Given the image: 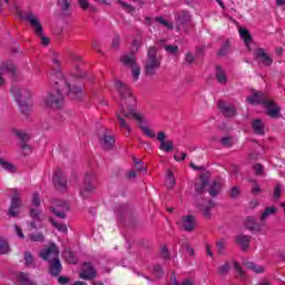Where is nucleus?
Masks as SVG:
<instances>
[{
  "mask_svg": "<svg viewBox=\"0 0 285 285\" xmlns=\"http://www.w3.org/2000/svg\"><path fill=\"white\" fill-rule=\"evenodd\" d=\"M277 213V208L275 207H266L263 214L261 215V222H264L267 217H271V215H275Z\"/></svg>",
  "mask_w": 285,
  "mask_h": 285,
  "instance_id": "obj_36",
  "label": "nucleus"
},
{
  "mask_svg": "<svg viewBox=\"0 0 285 285\" xmlns=\"http://www.w3.org/2000/svg\"><path fill=\"white\" fill-rule=\"evenodd\" d=\"M218 108L225 115V117H235L237 115V109L233 105H226L224 100L218 101Z\"/></svg>",
  "mask_w": 285,
  "mask_h": 285,
  "instance_id": "obj_20",
  "label": "nucleus"
},
{
  "mask_svg": "<svg viewBox=\"0 0 285 285\" xmlns=\"http://www.w3.org/2000/svg\"><path fill=\"white\" fill-rule=\"evenodd\" d=\"M239 32V37L240 39H243L245 46H250V43H253V35H250V31H248V29L246 28H239L238 29Z\"/></svg>",
  "mask_w": 285,
  "mask_h": 285,
  "instance_id": "obj_29",
  "label": "nucleus"
},
{
  "mask_svg": "<svg viewBox=\"0 0 285 285\" xmlns=\"http://www.w3.org/2000/svg\"><path fill=\"white\" fill-rule=\"evenodd\" d=\"M181 226L186 233H193L195 227L197 226V222L195 220V216L187 215L181 217Z\"/></svg>",
  "mask_w": 285,
  "mask_h": 285,
  "instance_id": "obj_17",
  "label": "nucleus"
},
{
  "mask_svg": "<svg viewBox=\"0 0 285 285\" xmlns=\"http://www.w3.org/2000/svg\"><path fill=\"white\" fill-rule=\"evenodd\" d=\"M161 255H163V258H164V259H168V257H169L168 247L164 246V247L161 248Z\"/></svg>",
  "mask_w": 285,
  "mask_h": 285,
  "instance_id": "obj_63",
  "label": "nucleus"
},
{
  "mask_svg": "<svg viewBox=\"0 0 285 285\" xmlns=\"http://www.w3.org/2000/svg\"><path fill=\"white\" fill-rule=\"evenodd\" d=\"M144 66H145V73L148 77L155 76L157 70L161 68V57L157 52V47L153 46L148 48L147 58L144 62Z\"/></svg>",
  "mask_w": 285,
  "mask_h": 285,
  "instance_id": "obj_4",
  "label": "nucleus"
},
{
  "mask_svg": "<svg viewBox=\"0 0 285 285\" xmlns=\"http://www.w3.org/2000/svg\"><path fill=\"white\" fill-rule=\"evenodd\" d=\"M199 210L203 212L205 219H210V208H213V200H204L203 204L197 202Z\"/></svg>",
  "mask_w": 285,
  "mask_h": 285,
  "instance_id": "obj_21",
  "label": "nucleus"
},
{
  "mask_svg": "<svg viewBox=\"0 0 285 285\" xmlns=\"http://www.w3.org/2000/svg\"><path fill=\"white\" fill-rule=\"evenodd\" d=\"M51 225L57 228L60 233H68V226L66 224L57 223L55 219H50Z\"/></svg>",
  "mask_w": 285,
  "mask_h": 285,
  "instance_id": "obj_40",
  "label": "nucleus"
},
{
  "mask_svg": "<svg viewBox=\"0 0 285 285\" xmlns=\"http://www.w3.org/2000/svg\"><path fill=\"white\" fill-rule=\"evenodd\" d=\"M153 274L155 275V277H163V275H164V269L161 268V265H156V266L154 267Z\"/></svg>",
  "mask_w": 285,
  "mask_h": 285,
  "instance_id": "obj_51",
  "label": "nucleus"
},
{
  "mask_svg": "<svg viewBox=\"0 0 285 285\" xmlns=\"http://www.w3.org/2000/svg\"><path fill=\"white\" fill-rule=\"evenodd\" d=\"M52 181L57 190H68V179L66 178V174H63L61 169L55 171Z\"/></svg>",
  "mask_w": 285,
  "mask_h": 285,
  "instance_id": "obj_12",
  "label": "nucleus"
},
{
  "mask_svg": "<svg viewBox=\"0 0 285 285\" xmlns=\"http://www.w3.org/2000/svg\"><path fill=\"white\" fill-rule=\"evenodd\" d=\"M65 258L67 259L68 264H77V256H75V252L72 250L65 252Z\"/></svg>",
  "mask_w": 285,
  "mask_h": 285,
  "instance_id": "obj_41",
  "label": "nucleus"
},
{
  "mask_svg": "<svg viewBox=\"0 0 285 285\" xmlns=\"http://www.w3.org/2000/svg\"><path fill=\"white\" fill-rule=\"evenodd\" d=\"M52 61L55 71L50 73V81L53 83V90L48 94L45 104L48 108L59 110L63 106V95H69L71 99L81 101L83 99V88L75 85L71 87L70 81L59 70L61 61L58 58H53Z\"/></svg>",
  "mask_w": 285,
  "mask_h": 285,
  "instance_id": "obj_1",
  "label": "nucleus"
},
{
  "mask_svg": "<svg viewBox=\"0 0 285 285\" xmlns=\"http://www.w3.org/2000/svg\"><path fill=\"white\" fill-rule=\"evenodd\" d=\"M115 86L119 97L126 105L125 106L122 102L120 106V112L116 114L118 126L121 128V130H127L128 135H130V125H128L126 119H130V117H132V119L138 121V124H144V116L135 111L137 100L135 99V96H132L130 87L120 80H117Z\"/></svg>",
  "mask_w": 285,
  "mask_h": 285,
  "instance_id": "obj_2",
  "label": "nucleus"
},
{
  "mask_svg": "<svg viewBox=\"0 0 285 285\" xmlns=\"http://www.w3.org/2000/svg\"><path fill=\"white\" fill-rule=\"evenodd\" d=\"M131 75L134 80L137 81V79H139V76L141 75V68L135 65L134 67H131Z\"/></svg>",
  "mask_w": 285,
  "mask_h": 285,
  "instance_id": "obj_46",
  "label": "nucleus"
},
{
  "mask_svg": "<svg viewBox=\"0 0 285 285\" xmlns=\"http://www.w3.org/2000/svg\"><path fill=\"white\" fill-rule=\"evenodd\" d=\"M156 21L160 23V26H165V28H168V30H173L174 26L173 23L168 22L167 20L163 19L161 17L156 18Z\"/></svg>",
  "mask_w": 285,
  "mask_h": 285,
  "instance_id": "obj_48",
  "label": "nucleus"
},
{
  "mask_svg": "<svg viewBox=\"0 0 285 285\" xmlns=\"http://www.w3.org/2000/svg\"><path fill=\"white\" fill-rule=\"evenodd\" d=\"M238 196H239V188L233 187L232 191H230V197H233L235 199Z\"/></svg>",
  "mask_w": 285,
  "mask_h": 285,
  "instance_id": "obj_62",
  "label": "nucleus"
},
{
  "mask_svg": "<svg viewBox=\"0 0 285 285\" xmlns=\"http://www.w3.org/2000/svg\"><path fill=\"white\" fill-rule=\"evenodd\" d=\"M235 242L242 247L243 250H248L250 247V236L248 235H238L236 236Z\"/></svg>",
  "mask_w": 285,
  "mask_h": 285,
  "instance_id": "obj_27",
  "label": "nucleus"
},
{
  "mask_svg": "<svg viewBox=\"0 0 285 285\" xmlns=\"http://www.w3.org/2000/svg\"><path fill=\"white\" fill-rule=\"evenodd\" d=\"M14 135L21 141H28V139H30V136L28 134H26L24 131H21V130H14Z\"/></svg>",
  "mask_w": 285,
  "mask_h": 285,
  "instance_id": "obj_45",
  "label": "nucleus"
},
{
  "mask_svg": "<svg viewBox=\"0 0 285 285\" xmlns=\"http://www.w3.org/2000/svg\"><path fill=\"white\" fill-rule=\"evenodd\" d=\"M206 186H208V177H206V175H200L199 180L195 183V190L197 195H204Z\"/></svg>",
  "mask_w": 285,
  "mask_h": 285,
  "instance_id": "obj_25",
  "label": "nucleus"
},
{
  "mask_svg": "<svg viewBox=\"0 0 285 285\" xmlns=\"http://www.w3.org/2000/svg\"><path fill=\"white\" fill-rule=\"evenodd\" d=\"M175 19L178 26L177 29L179 30V28H183L185 32H188V28H186V26L191 21L190 12L185 10L177 11L175 13Z\"/></svg>",
  "mask_w": 285,
  "mask_h": 285,
  "instance_id": "obj_11",
  "label": "nucleus"
},
{
  "mask_svg": "<svg viewBox=\"0 0 285 285\" xmlns=\"http://www.w3.org/2000/svg\"><path fill=\"white\" fill-rule=\"evenodd\" d=\"M252 128L255 135L262 136L266 132V125H264V120L259 118L253 120Z\"/></svg>",
  "mask_w": 285,
  "mask_h": 285,
  "instance_id": "obj_22",
  "label": "nucleus"
},
{
  "mask_svg": "<svg viewBox=\"0 0 285 285\" xmlns=\"http://www.w3.org/2000/svg\"><path fill=\"white\" fill-rule=\"evenodd\" d=\"M245 228L247 230H259V224H257L255 217L248 216L245 222Z\"/></svg>",
  "mask_w": 285,
  "mask_h": 285,
  "instance_id": "obj_31",
  "label": "nucleus"
},
{
  "mask_svg": "<svg viewBox=\"0 0 285 285\" xmlns=\"http://www.w3.org/2000/svg\"><path fill=\"white\" fill-rule=\"evenodd\" d=\"M157 139L160 142L159 150H164V153H170L175 148L173 140H166V132L159 131L157 134Z\"/></svg>",
  "mask_w": 285,
  "mask_h": 285,
  "instance_id": "obj_14",
  "label": "nucleus"
},
{
  "mask_svg": "<svg viewBox=\"0 0 285 285\" xmlns=\"http://www.w3.org/2000/svg\"><path fill=\"white\" fill-rule=\"evenodd\" d=\"M271 97L264 92V91H257L255 89L252 90V96L247 97V101L248 104H250L252 106H255V104L257 106H271Z\"/></svg>",
  "mask_w": 285,
  "mask_h": 285,
  "instance_id": "obj_7",
  "label": "nucleus"
},
{
  "mask_svg": "<svg viewBox=\"0 0 285 285\" xmlns=\"http://www.w3.org/2000/svg\"><path fill=\"white\" fill-rule=\"evenodd\" d=\"M185 61L188 63V66L193 65L195 62V56H193L191 52L187 51L185 53Z\"/></svg>",
  "mask_w": 285,
  "mask_h": 285,
  "instance_id": "obj_52",
  "label": "nucleus"
},
{
  "mask_svg": "<svg viewBox=\"0 0 285 285\" xmlns=\"http://www.w3.org/2000/svg\"><path fill=\"white\" fill-rule=\"evenodd\" d=\"M269 102L272 104L264 106V108H266L267 116L272 119H277V117H279V107L271 99Z\"/></svg>",
  "mask_w": 285,
  "mask_h": 285,
  "instance_id": "obj_23",
  "label": "nucleus"
},
{
  "mask_svg": "<svg viewBox=\"0 0 285 285\" xmlns=\"http://www.w3.org/2000/svg\"><path fill=\"white\" fill-rule=\"evenodd\" d=\"M18 282L20 285H35L30 277H28V274L20 273L18 275Z\"/></svg>",
  "mask_w": 285,
  "mask_h": 285,
  "instance_id": "obj_35",
  "label": "nucleus"
},
{
  "mask_svg": "<svg viewBox=\"0 0 285 285\" xmlns=\"http://www.w3.org/2000/svg\"><path fill=\"white\" fill-rule=\"evenodd\" d=\"M230 141H233V139L230 138V136H226V137H223L220 139V144L225 147H229L230 146Z\"/></svg>",
  "mask_w": 285,
  "mask_h": 285,
  "instance_id": "obj_56",
  "label": "nucleus"
},
{
  "mask_svg": "<svg viewBox=\"0 0 285 285\" xmlns=\"http://www.w3.org/2000/svg\"><path fill=\"white\" fill-rule=\"evenodd\" d=\"M37 38L39 39L40 46H42V48H48L52 41L50 37L43 33V26L40 24L39 21L37 22Z\"/></svg>",
  "mask_w": 285,
  "mask_h": 285,
  "instance_id": "obj_19",
  "label": "nucleus"
},
{
  "mask_svg": "<svg viewBox=\"0 0 285 285\" xmlns=\"http://www.w3.org/2000/svg\"><path fill=\"white\" fill-rule=\"evenodd\" d=\"M168 188H173V186H175L177 184V181L175 180V174H173V170L168 171Z\"/></svg>",
  "mask_w": 285,
  "mask_h": 285,
  "instance_id": "obj_49",
  "label": "nucleus"
},
{
  "mask_svg": "<svg viewBox=\"0 0 285 285\" xmlns=\"http://www.w3.org/2000/svg\"><path fill=\"white\" fill-rule=\"evenodd\" d=\"M281 195H282V185L278 184V185L275 186V189H274V197H275L276 199H279Z\"/></svg>",
  "mask_w": 285,
  "mask_h": 285,
  "instance_id": "obj_57",
  "label": "nucleus"
},
{
  "mask_svg": "<svg viewBox=\"0 0 285 285\" xmlns=\"http://www.w3.org/2000/svg\"><path fill=\"white\" fill-rule=\"evenodd\" d=\"M4 75H14V63L12 61L2 62L0 66V86H3Z\"/></svg>",
  "mask_w": 285,
  "mask_h": 285,
  "instance_id": "obj_18",
  "label": "nucleus"
},
{
  "mask_svg": "<svg viewBox=\"0 0 285 285\" xmlns=\"http://www.w3.org/2000/svg\"><path fill=\"white\" fill-rule=\"evenodd\" d=\"M118 3H119V6H121V8L127 10V12H129V14L135 13V7H132L131 4L125 2L124 0H118Z\"/></svg>",
  "mask_w": 285,
  "mask_h": 285,
  "instance_id": "obj_43",
  "label": "nucleus"
},
{
  "mask_svg": "<svg viewBox=\"0 0 285 285\" xmlns=\"http://www.w3.org/2000/svg\"><path fill=\"white\" fill-rule=\"evenodd\" d=\"M97 190V174L95 171H89L85 174V183L80 189V195L86 199L90 197L92 193Z\"/></svg>",
  "mask_w": 285,
  "mask_h": 285,
  "instance_id": "obj_5",
  "label": "nucleus"
},
{
  "mask_svg": "<svg viewBox=\"0 0 285 285\" xmlns=\"http://www.w3.org/2000/svg\"><path fill=\"white\" fill-rule=\"evenodd\" d=\"M58 284L59 285L70 284V277H68V276H58Z\"/></svg>",
  "mask_w": 285,
  "mask_h": 285,
  "instance_id": "obj_53",
  "label": "nucleus"
},
{
  "mask_svg": "<svg viewBox=\"0 0 285 285\" xmlns=\"http://www.w3.org/2000/svg\"><path fill=\"white\" fill-rule=\"evenodd\" d=\"M17 101L19 102V110H21L23 112V115H28L32 110V99L17 98Z\"/></svg>",
  "mask_w": 285,
  "mask_h": 285,
  "instance_id": "obj_24",
  "label": "nucleus"
},
{
  "mask_svg": "<svg viewBox=\"0 0 285 285\" xmlns=\"http://www.w3.org/2000/svg\"><path fill=\"white\" fill-rule=\"evenodd\" d=\"M13 10L16 11L17 17H19L22 21H27L33 28L35 32L37 31V17L35 13L30 11H21L17 4H13Z\"/></svg>",
  "mask_w": 285,
  "mask_h": 285,
  "instance_id": "obj_9",
  "label": "nucleus"
},
{
  "mask_svg": "<svg viewBox=\"0 0 285 285\" xmlns=\"http://www.w3.org/2000/svg\"><path fill=\"white\" fill-rule=\"evenodd\" d=\"M59 247L57 244L51 243L47 248L40 252V257L45 259V262H49V275L51 277H59L63 271V265L61 264V259H59Z\"/></svg>",
  "mask_w": 285,
  "mask_h": 285,
  "instance_id": "obj_3",
  "label": "nucleus"
},
{
  "mask_svg": "<svg viewBox=\"0 0 285 285\" xmlns=\"http://www.w3.org/2000/svg\"><path fill=\"white\" fill-rule=\"evenodd\" d=\"M24 264L26 266H32V264H35V258L32 257V254H30V252L24 253Z\"/></svg>",
  "mask_w": 285,
  "mask_h": 285,
  "instance_id": "obj_47",
  "label": "nucleus"
},
{
  "mask_svg": "<svg viewBox=\"0 0 285 285\" xmlns=\"http://www.w3.org/2000/svg\"><path fill=\"white\" fill-rule=\"evenodd\" d=\"M234 268L240 277H244V268L239 265V262H234Z\"/></svg>",
  "mask_w": 285,
  "mask_h": 285,
  "instance_id": "obj_54",
  "label": "nucleus"
},
{
  "mask_svg": "<svg viewBox=\"0 0 285 285\" xmlns=\"http://www.w3.org/2000/svg\"><path fill=\"white\" fill-rule=\"evenodd\" d=\"M183 246H185L187 253H188L191 257H194V255H195V248H193L188 243H185Z\"/></svg>",
  "mask_w": 285,
  "mask_h": 285,
  "instance_id": "obj_60",
  "label": "nucleus"
},
{
  "mask_svg": "<svg viewBox=\"0 0 285 285\" xmlns=\"http://www.w3.org/2000/svg\"><path fill=\"white\" fill-rule=\"evenodd\" d=\"M220 188L222 185L217 181H214L208 189L210 197H217V195H219Z\"/></svg>",
  "mask_w": 285,
  "mask_h": 285,
  "instance_id": "obj_34",
  "label": "nucleus"
},
{
  "mask_svg": "<svg viewBox=\"0 0 285 285\" xmlns=\"http://www.w3.org/2000/svg\"><path fill=\"white\" fill-rule=\"evenodd\" d=\"M119 42H120L119 36H116L111 41V48H119Z\"/></svg>",
  "mask_w": 285,
  "mask_h": 285,
  "instance_id": "obj_61",
  "label": "nucleus"
},
{
  "mask_svg": "<svg viewBox=\"0 0 285 285\" xmlns=\"http://www.w3.org/2000/svg\"><path fill=\"white\" fill-rule=\"evenodd\" d=\"M141 131L146 135V137H149L150 139H155V131L150 129L148 126H140Z\"/></svg>",
  "mask_w": 285,
  "mask_h": 285,
  "instance_id": "obj_44",
  "label": "nucleus"
},
{
  "mask_svg": "<svg viewBox=\"0 0 285 285\" xmlns=\"http://www.w3.org/2000/svg\"><path fill=\"white\" fill-rule=\"evenodd\" d=\"M30 217L32 218V222L28 224L27 226V237L31 242H37V210L31 209Z\"/></svg>",
  "mask_w": 285,
  "mask_h": 285,
  "instance_id": "obj_13",
  "label": "nucleus"
},
{
  "mask_svg": "<svg viewBox=\"0 0 285 285\" xmlns=\"http://www.w3.org/2000/svg\"><path fill=\"white\" fill-rule=\"evenodd\" d=\"M215 70H216L215 77L218 83H220L222 86H226L228 83V78L226 77V71H224V68L217 65Z\"/></svg>",
  "mask_w": 285,
  "mask_h": 285,
  "instance_id": "obj_26",
  "label": "nucleus"
},
{
  "mask_svg": "<svg viewBox=\"0 0 285 285\" xmlns=\"http://www.w3.org/2000/svg\"><path fill=\"white\" fill-rule=\"evenodd\" d=\"M164 49L168 55H177V52H179V46L175 45H166Z\"/></svg>",
  "mask_w": 285,
  "mask_h": 285,
  "instance_id": "obj_42",
  "label": "nucleus"
},
{
  "mask_svg": "<svg viewBox=\"0 0 285 285\" xmlns=\"http://www.w3.org/2000/svg\"><path fill=\"white\" fill-rule=\"evenodd\" d=\"M230 272V263H225L224 265L218 267V275L222 277H226L228 273Z\"/></svg>",
  "mask_w": 285,
  "mask_h": 285,
  "instance_id": "obj_38",
  "label": "nucleus"
},
{
  "mask_svg": "<svg viewBox=\"0 0 285 285\" xmlns=\"http://www.w3.org/2000/svg\"><path fill=\"white\" fill-rule=\"evenodd\" d=\"M14 230H16V235L20 238V239H24L26 235L23 234V230L21 229V227H19L18 225L14 226Z\"/></svg>",
  "mask_w": 285,
  "mask_h": 285,
  "instance_id": "obj_59",
  "label": "nucleus"
},
{
  "mask_svg": "<svg viewBox=\"0 0 285 285\" xmlns=\"http://www.w3.org/2000/svg\"><path fill=\"white\" fill-rule=\"evenodd\" d=\"M49 210L53 213L56 217H59L60 219H66V214L68 213V210H70V207L68 206V203L63 200L53 199Z\"/></svg>",
  "mask_w": 285,
  "mask_h": 285,
  "instance_id": "obj_8",
  "label": "nucleus"
},
{
  "mask_svg": "<svg viewBox=\"0 0 285 285\" xmlns=\"http://www.w3.org/2000/svg\"><path fill=\"white\" fill-rule=\"evenodd\" d=\"M78 4L82 10H88L90 8L88 0H78Z\"/></svg>",
  "mask_w": 285,
  "mask_h": 285,
  "instance_id": "obj_58",
  "label": "nucleus"
},
{
  "mask_svg": "<svg viewBox=\"0 0 285 285\" xmlns=\"http://www.w3.org/2000/svg\"><path fill=\"white\" fill-rule=\"evenodd\" d=\"M10 253V245L3 238H0V255H7Z\"/></svg>",
  "mask_w": 285,
  "mask_h": 285,
  "instance_id": "obj_39",
  "label": "nucleus"
},
{
  "mask_svg": "<svg viewBox=\"0 0 285 285\" xmlns=\"http://www.w3.org/2000/svg\"><path fill=\"white\" fill-rule=\"evenodd\" d=\"M254 170L256 175L262 176L264 174V166H262V164H255Z\"/></svg>",
  "mask_w": 285,
  "mask_h": 285,
  "instance_id": "obj_55",
  "label": "nucleus"
},
{
  "mask_svg": "<svg viewBox=\"0 0 285 285\" xmlns=\"http://www.w3.org/2000/svg\"><path fill=\"white\" fill-rule=\"evenodd\" d=\"M10 206L8 210L9 217H17L19 213H21V190L19 189H10Z\"/></svg>",
  "mask_w": 285,
  "mask_h": 285,
  "instance_id": "obj_6",
  "label": "nucleus"
},
{
  "mask_svg": "<svg viewBox=\"0 0 285 285\" xmlns=\"http://www.w3.org/2000/svg\"><path fill=\"white\" fill-rule=\"evenodd\" d=\"M97 277V269L92 265V263H83L82 268L79 273L80 279H86L87 282H90Z\"/></svg>",
  "mask_w": 285,
  "mask_h": 285,
  "instance_id": "obj_10",
  "label": "nucleus"
},
{
  "mask_svg": "<svg viewBox=\"0 0 285 285\" xmlns=\"http://www.w3.org/2000/svg\"><path fill=\"white\" fill-rule=\"evenodd\" d=\"M254 273H264V267L259 265H254V268H252Z\"/></svg>",
  "mask_w": 285,
  "mask_h": 285,
  "instance_id": "obj_64",
  "label": "nucleus"
},
{
  "mask_svg": "<svg viewBox=\"0 0 285 285\" xmlns=\"http://www.w3.org/2000/svg\"><path fill=\"white\" fill-rule=\"evenodd\" d=\"M0 167L7 170V173H17V166L6 161L3 158H0Z\"/></svg>",
  "mask_w": 285,
  "mask_h": 285,
  "instance_id": "obj_33",
  "label": "nucleus"
},
{
  "mask_svg": "<svg viewBox=\"0 0 285 285\" xmlns=\"http://www.w3.org/2000/svg\"><path fill=\"white\" fill-rule=\"evenodd\" d=\"M57 8H59L63 17H70L72 14V0H56Z\"/></svg>",
  "mask_w": 285,
  "mask_h": 285,
  "instance_id": "obj_15",
  "label": "nucleus"
},
{
  "mask_svg": "<svg viewBox=\"0 0 285 285\" xmlns=\"http://www.w3.org/2000/svg\"><path fill=\"white\" fill-rule=\"evenodd\" d=\"M227 245L228 243H226V239L224 238H220L218 242H216L217 255H219V257H224V255H226Z\"/></svg>",
  "mask_w": 285,
  "mask_h": 285,
  "instance_id": "obj_32",
  "label": "nucleus"
},
{
  "mask_svg": "<svg viewBox=\"0 0 285 285\" xmlns=\"http://www.w3.org/2000/svg\"><path fill=\"white\" fill-rule=\"evenodd\" d=\"M230 50V41H226L223 47L218 50L217 56L218 57H226L228 55V51Z\"/></svg>",
  "mask_w": 285,
  "mask_h": 285,
  "instance_id": "obj_37",
  "label": "nucleus"
},
{
  "mask_svg": "<svg viewBox=\"0 0 285 285\" xmlns=\"http://www.w3.org/2000/svg\"><path fill=\"white\" fill-rule=\"evenodd\" d=\"M20 146L24 156H28L30 153H32V147H30V145L22 142Z\"/></svg>",
  "mask_w": 285,
  "mask_h": 285,
  "instance_id": "obj_50",
  "label": "nucleus"
},
{
  "mask_svg": "<svg viewBox=\"0 0 285 285\" xmlns=\"http://www.w3.org/2000/svg\"><path fill=\"white\" fill-rule=\"evenodd\" d=\"M256 59L259 61V63H263V66H273V58L268 53H266V50L264 48H258L255 52Z\"/></svg>",
  "mask_w": 285,
  "mask_h": 285,
  "instance_id": "obj_16",
  "label": "nucleus"
},
{
  "mask_svg": "<svg viewBox=\"0 0 285 285\" xmlns=\"http://www.w3.org/2000/svg\"><path fill=\"white\" fill-rule=\"evenodd\" d=\"M102 148H105V150H110V148H112V146H115V138L110 135H105L104 138L100 141Z\"/></svg>",
  "mask_w": 285,
  "mask_h": 285,
  "instance_id": "obj_30",
  "label": "nucleus"
},
{
  "mask_svg": "<svg viewBox=\"0 0 285 285\" xmlns=\"http://www.w3.org/2000/svg\"><path fill=\"white\" fill-rule=\"evenodd\" d=\"M120 61L127 68H134L137 66V58H135V55L132 53L120 57Z\"/></svg>",
  "mask_w": 285,
  "mask_h": 285,
  "instance_id": "obj_28",
  "label": "nucleus"
}]
</instances>
